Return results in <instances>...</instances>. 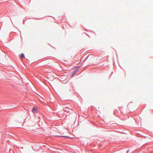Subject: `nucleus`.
<instances>
[{
  "mask_svg": "<svg viewBox=\"0 0 153 153\" xmlns=\"http://www.w3.org/2000/svg\"><path fill=\"white\" fill-rule=\"evenodd\" d=\"M19 57L20 58H22L23 57H25V56L22 53L20 55Z\"/></svg>",
  "mask_w": 153,
  "mask_h": 153,
  "instance_id": "obj_2",
  "label": "nucleus"
},
{
  "mask_svg": "<svg viewBox=\"0 0 153 153\" xmlns=\"http://www.w3.org/2000/svg\"><path fill=\"white\" fill-rule=\"evenodd\" d=\"M77 71H74V72L73 73V74H72V76H74V74L76 73V72H77Z\"/></svg>",
  "mask_w": 153,
  "mask_h": 153,
  "instance_id": "obj_3",
  "label": "nucleus"
},
{
  "mask_svg": "<svg viewBox=\"0 0 153 153\" xmlns=\"http://www.w3.org/2000/svg\"><path fill=\"white\" fill-rule=\"evenodd\" d=\"M37 109L35 107L33 108L32 111L34 113H36L37 112Z\"/></svg>",
  "mask_w": 153,
  "mask_h": 153,
  "instance_id": "obj_1",
  "label": "nucleus"
},
{
  "mask_svg": "<svg viewBox=\"0 0 153 153\" xmlns=\"http://www.w3.org/2000/svg\"><path fill=\"white\" fill-rule=\"evenodd\" d=\"M128 151H127V153H128Z\"/></svg>",
  "mask_w": 153,
  "mask_h": 153,
  "instance_id": "obj_4",
  "label": "nucleus"
},
{
  "mask_svg": "<svg viewBox=\"0 0 153 153\" xmlns=\"http://www.w3.org/2000/svg\"><path fill=\"white\" fill-rule=\"evenodd\" d=\"M67 137V136H66V137Z\"/></svg>",
  "mask_w": 153,
  "mask_h": 153,
  "instance_id": "obj_5",
  "label": "nucleus"
}]
</instances>
